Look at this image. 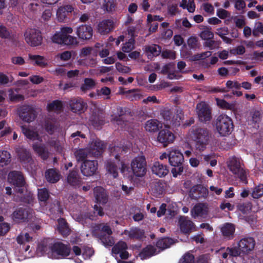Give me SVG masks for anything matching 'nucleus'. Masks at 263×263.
Segmentation results:
<instances>
[{"label":"nucleus","mask_w":263,"mask_h":263,"mask_svg":"<svg viewBox=\"0 0 263 263\" xmlns=\"http://www.w3.org/2000/svg\"><path fill=\"white\" fill-rule=\"evenodd\" d=\"M95 84V82L92 79L86 78L84 80V83L81 86V90L82 91L85 92L94 87Z\"/></svg>","instance_id":"3c124183"},{"label":"nucleus","mask_w":263,"mask_h":263,"mask_svg":"<svg viewBox=\"0 0 263 263\" xmlns=\"http://www.w3.org/2000/svg\"><path fill=\"white\" fill-rule=\"evenodd\" d=\"M74 155L78 161L84 162L86 160L85 159L88 155H91V153L90 149L81 148L77 150L74 153Z\"/></svg>","instance_id":"58836bf2"},{"label":"nucleus","mask_w":263,"mask_h":263,"mask_svg":"<svg viewBox=\"0 0 263 263\" xmlns=\"http://www.w3.org/2000/svg\"><path fill=\"white\" fill-rule=\"evenodd\" d=\"M228 167L230 171L234 175H237L240 181L248 183L247 174L243 167L240 159L235 156L229 158L228 161Z\"/></svg>","instance_id":"423d86ee"},{"label":"nucleus","mask_w":263,"mask_h":263,"mask_svg":"<svg viewBox=\"0 0 263 263\" xmlns=\"http://www.w3.org/2000/svg\"><path fill=\"white\" fill-rule=\"evenodd\" d=\"M84 218L85 219H89L91 220H96V215L93 212H86L84 215H81V217L79 216L77 218L78 221L81 222L82 223H83Z\"/></svg>","instance_id":"69168bd1"},{"label":"nucleus","mask_w":263,"mask_h":263,"mask_svg":"<svg viewBox=\"0 0 263 263\" xmlns=\"http://www.w3.org/2000/svg\"><path fill=\"white\" fill-rule=\"evenodd\" d=\"M33 149L43 160H46L49 158V152L44 145L37 144H33Z\"/></svg>","instance_id":"72a5a7b5"},{"label":"nucleus","mask_w":263,"mask_h":263,"mask_svg":"<svg viewBox=\"0 0 263 263\" xmlns=\"http://www.w3.org/2000/svg\"><path fill=\"white\" fill-rule=\"evenodd\" d=\"M238 209L242 213L246 214L249 212L252 209V203L250 202L240 203L237 205Z\"/></svg>","instance_id":"680f3d73"},{"label":"nucleus","mask_w":263,"mask_h":263,"mask_svg":"<svg viewBox=\"0 0 263 263\" xmlns=\"http://www.w3.org/2000/svg\"><path fill=\"white\" fill-rule=\"evenodd\" d=\"M209 194L208 189L201 184L194 185L190 190L189 195L192 199L197 200L200 198H206Z\"/></svg>","instance_id":"f3484780"},{"label":"nucleus","mask_w":263,"mask_h":263,"mask_svg":"<svg viewBox=\"0 0 263 263\" xmlns=\"http://www.w3.org/2000/svg\"><path fill=\"white\" fill-rule=\"evenodd\" d=\"M11 156L7 151H0V166L4 167L10 164Z\"/></svg>","instance_id":"ea45409f"},{"label":"nucleus","mask_w":263,"mask_h":263,"mask_svg":"<svg viewBox=\"0 0 263 263\" xmlns=\"http://www.w3.org/2000/svg\"><path fill=\"white\" fill-rule=\"evenodd\" d=\"M0 37L7 39H11V34L9 30L2 24H0Z\"/></svg>","instance_id":"052dcab7"},{"label":"nucleus","mask_w":263,"mask_h":263,"mask_svg":"<svg viewBox=\"0 0 263 263\" xmlns=\"http://www.w3.org/2000/svg\"><path fill=\"white\" fill-rule=\"evenodd\" d=\"M160 122L156 119L148 120L145 124V129L149 132H157L159 128Z\"/></svg>","instance_id":"79ce46f5"},{"label":"nucleus","mask_w":263,"mask_h":263,"mask_svg":"<svg viewBox=\"0 0 263 263\" xmlns=\"http://www.w3.org/2000/svg\"><path fill=\"white\" fill-rule=\"evenodd\" d=\"M21 129L23 133L27 138L32 140H34L37 139L39 135L36 132L27 128L25 126H22Z\"/></svg>","instance_id":"de8ad7c7"},{"label":"nucleus","mask_w":263,"mask_h":263,"mask_svg":"<svg viewBox=\"0 0 263 263\" xmlns=\"http://www.w3.org/2000/svg\"><path fill=\"white\" fill-rule=\"evenodd\" d=\"M52 245H48L45 242H43L40 243L38 247L39 251L41 252L43 254H47L48 257L52 256L53 249Z\"/></svg>","instance_id":"37998d69"},{"label":"nucleus","mask_w":263,"mask_h":263,"mask_svg":"<svg viewBox=\"0 0 263 263\" xmlns=\"http://www.w3.org/2000/svg\"><path fill=\"white\" fill-rule=\"evenodd\" d=\"M255 245V241L253 237H248L241 239L238 242V248L241 252L244 254L249 253L252 251Z\"/></svg>","instance_id":"6ab92c4d"},{"label":"nucleus","mask_w":263,"mask_h":263,"mask_svg":"<svg viewBox=\"0 0 263 263\" xmlns=\"http://www.w3.org/2000/svg\"><path fill=\"white\" fill-rule=\"evenodd\" d=\"M19 117L23 121L30 123L36 118V112L33 107L28 105L21 106L17 111Z\"/></svg>","instance_id":"1a4fd4ad"},{"label":"nucleus","mask_w":263,"mask_h":263,"mask_svg":"<svg viewBox=\"0 0 263 263\" xmlns=\"http://www.w3.org/2000/svg\"><path fill=\"white\" fill-rule=\"evenodd\" d=\"M178 222L180 231L183 234H189L195 229L194 222L186 217H180Z\"/></svg>","instance_id":"5701e85b"},{"label":"nucleus","mask_w":263,"mask_h":263,"mask_svg":"<svg viewBox=\"0 0 263 263\" xmlns=\"http://www.w3.org/2000/svg\"><path fill=\"white\" fill-rule=\"evenodd\" d=\"M114 28V22L110 20H104L98 25V31L102 34L109 33Z\"/></svg>","instance_id":"7c9ffc66"},{"label":"nucleus","mask_w":263,"mask_h":263,"mask_svg":"<svg viewBox=\"0 0 263 263\" xmlns=\"http://www.w3.org/2000/svg\"><path fill=\"white\" fill-rule=\"evenodd\" d=\"M67 182L71 186L77 187H79L82 183V179L80 175L79 170L73 168L70 170L67 176Z\"/></svg>","instance_id":"412c9836"},{"label":"nucleus","mask_w":263,"mask_h":263,"mask_svg":"<svg viewBox=\"0 0 263 263\" xmlns=\"http://www.w3.org/2000/svg\"><path fill=\"white\" fill-rule=\"evenodd\" d=\"M135 40L130 39L128 42L123 44L122 50L124 52H130L135 48Z\"/></svg>","instance_id":"4d7b16f0"},{"label":"nucleus","mask_w":263,"mask_h":263,"mask_svg":"<svg viewBox=\"0 0 263 263\" xmlns=\"http://www.w3.org/2000/svg\"><path fill=\"white\" fill-rule=\"evenodd\" d=\"M58 230L59 233L63 236H67L70 234V229L66 219L63 218H59L58 219Z\"/></svg>","instance_id":"f704fd0d"},{"label":"nucleus","mask_w":263,"mask_h":263,"mask_svg":"<svg viewBox=\"0 0 263 263\" xmlns=\"http://www.w3.org/2000/svg\"><path fill=\"white\" fill-rule=\"evenodd\" d=\"M157 254L156 248L149 245L143 248L139 254V256L142 260L148 259Z\"/></svg>","instance_id":"cd10ccee"},{"label":"nucleus","mask_w":263,"mask_h":263,"mask_svg":"<svg viewBox=\"0 0 263 263\" xmlns=\"http://www.w3.org/2000/svg\"><path fill=\"white\" fill-rule=\"evenodd\" d=\"M178 263H195V256L193 254L187 252L179 259Z\"/></svg>","instance_id":"5fc2aeb1"},{"label":"nucleus","mask_w":263,"mask_h":263,"mask_svg":"<svg viewBox=\"0 0 263 263\" xmlns=\"http://www.w3.org/2000/svg\"><path fill=\"white\" fill-rule=\"evenodd\" d=\"M120 172L128 177H144L147 172V163L145 157L143 156L136 157L132 160L130 167L122 162Z\"/></svg>","instance_id":"f257e3e1"},{"label":"nucleus","mask_w":263,"mask_h":263,"mask_svg":"<svg viewBox=\"0 0 263 263\" xmlns=\"http://www.w3.org/2000/svg\"><path fill=\"white\" fill-rule=\"evenodd\" d=\"M157 139V141L165 147L174 142L175 136L170 129L165 128L159 132Z\"/></svg>","instance_id":"2eb2a0df"},{"label":"nucleus","mask_w":263,"mask_h":263,"mask_svg":"<svg viewBox=\"0 0 263 263\" xmlns=\"http://www.w3.org/2000/svg\"><path fill=\"white\" fill-rule=\"evenodd\" d=\"M187 44L191 49L196 50L200 47L198 39L195 36H191L187 40Z\"/></svg>","instance_id":"8fccbe9b"},{"label":"nucleus","mask_w":263,"mask_h":263,"mask_svg":"<svg viewBox=\"0 0 263 263\" xmlns=\"http://www.w3.org/2000/svg\"><path fill=\"white\" fill-rule=\"evenodd\" d=\"M94 194L96 201L101 204H106L108 200V195L106 191L101 186H97L94 189Z\"/></svg>","instance_id":"a878e982"},{"label":"nucleus","mask_w":263,"mask_h":263,"mask_svg":"<svg viewBox=\"0 0 263 263\" xmlns=\"http://www.w3.org/2000/svg\"><path fill=\"white\" fill-rule=\"evenodd\" d=\"M127 245L126 243L123 241H120L112 248V252L115 254H119L120 252L125 250H127Z\"/></svg>","instance_id":"09e8293b"},{"label":"nucleus","mask_w":263,"mask_h":263,"mask_svg":"<svg viewBox=\"0 0 263 263\" xmlns=\"http://www.w3.org/2000/svg\"><path fill=\"white\" fill-rule=\"evenodd\" d=\"M45 176L47 181L51 183L57 182L60 178L59 172L55 168L47 170L45 172Z\"/></svg>","instance_id":"2f4dec72"},{"label":"nucleus","mask_w":263,"mask_h":263,"mask_svg":"<svg viewBox=\"0 0 263 263\" xmlns=\"http://www.w3.org/2000/svg\"><path fill=\"white\" fill-rule=\"evenodd\" d=\"M130 113L129 109L127 108L119 107L117 108V115L112 119L118 125H126V123L127 122V117L130 116Z\"/></svg>","instance_id":"a211bd4d"},{"label":"nucleus","mask_w":263,"mask_h":263,"mask_svg":"<svg viewBox=\"0 0 263 263\" xmlns=\"http://www.w3.org/2000/svg\"><path fill=\"white\" fill-rule=\"evenodd\" d=\"M98 167V163L97 160H85L81 164V171L85 176H92L96 174Z\"/></svg>","instance_id":"4468645a"},{"label":"nucleus","mask_w":263,"mask_h":263,"mask_svg":"<svg viewBox=\"0 0 263 263\" xmlns=\"http://www.w3.org/2000/svg\"><path fill=\"white\" fill-rule=\"evenodd\" d=\"M168 158L170 165L174 167L172 169L171 172L173 176L176 178L178 175H181L183 171L184 156L180 151L174 148L170 151Z\"/></svg>","instance_id":"20e7f679"},{"label":"nucleus","mask_w":263,"mask_h":263,"mask_svg":"<svg viewBox=\"0 0 263 263\" xmlns=\"http://www.w3.org/2000/svg\"><path fill=\"white\" fill-rule=\"evenodd\" d=\"M49 198V194L46 188L41 189L38 191V198L41 201H46Z\"/></svg>","instance_id":"13d9d810"},{"label":"nucleus","mask_w":263,"mask_h":263,"mask_svg":"<svg viewBox=\"0 0 263 263\" xmlns=\"http://www.w3.org/2000/svg\"><path fill=\"white\" fill-rule=\"evenodd\" d=\"M105 147L106 146L102 141L96 140L91 148L89 149L91 151V155L93 157H98L102 154Z\"/></svg>","instance_id":"c756f323"},{"label":"nucleus","mask_w":263,"mask_h":263,"mask_svg":"<svg viewBox=\"0 0 263 263\" xmlns=\"http://www.w3.org/2000/svg\"><path fill=\"white\" fill-rule=\"evenodd\" d=\"M31 210L25 207H17L11 215V218L17 223H23L28 220Z\"/></svg>","instance_id":"9d476101"},{"label":"nucleus","mask_w":263,"mask_h":263,"mask_svg":"<svg viewBox=\"0 0 263 263\" xmlns=\"http://www.w3.org/2000/svg\"><path fill=\"white\" fill-rule=\"evenodd\" d=\"M13 81V77L11 76L9 77L3 72H0V84L5 85L9 83H12Z\"/></svg>","instance_id":"338daca9"},{"label":"nucleus","mask_w":263,"mask_h":263,"mask_svg":"<svg viewBox=\"0 0 263 263\" xmlns=\"http://www.w3.org/2000/svg\"><path fill=\"white\" fill-rule=\"evenodd\" d=\"M9 98L12 102H19L24 100V96L21 94H16L12 90L9 91Z\"/></svg>","instance_id":"0e129e2a"},{"label":"nucleus","mask_w":263,"mask_h":263,"mask_svg":"<svg viewBox=\"0 0 263 263\" xmlns=\"http://www.w3.org/2000/svg\"><path fill=\"white\" fill-rule=\"evenodd\" d=\"M161 57L163 59H169L175 60L176 59V53L174 51L165 49L161 51Z\"/></svg>","instance_id":"e2e57ef3"},{"label":"nucleus","mask_w":263,"mask_h":263,"mask_svg":"<svg viewBox=\"0 0 263 263\" xmlns=\"http://www.w3.org/2000/svg\"><path fill=\"white\" fill-rule=\"evenodd\" d=\"M199 121L206 123L212 119V111L209 106L205 103H198L196 106Z\"/></svg>","instance_id":"9b49d317"},{"label":"nucleus","mask_w":263,"mask_h":263,"mask_svg":"<svg viewBox=\"0 0 263 263\" xmlns=\"http://www.w3.org/2000/svg\"><path fill=\"white\" fill-rule=\"evenodd\" d=\"M190 136L195 142L197 150L204 151L210 139V132L206 128L193 126L190 129Z\"/></svg>","instance_id":"f03ea898"},{"label":"nucleus","mask_w":263,"mask_h":263,"mask_svg":"<svg viewBox=\"0 0 263 263\" xmlns=\"http://www.w3.org/2000/svg\"><path fill=\"white\" fill-rule=\"evenodd\" d=\"M111 234H98V238L105 246H112L114 245V240Z\"/></svg>","instance_id":"c03bdc74"},{"label":"nucleus","mask_w":263,"mask_h":263,"mask_svg":"<svg viewBox=\"0 0 263 263\" xmlns=\"http://www.w3.org/2000/svg\"><path fill=\"white\" fill-rule=\"evenodd\" d=\"M96 228L100 230L99 234H112V230L107 224L100 223L96 226Z\"/></svg>","instance_id":"bf43d9fd"},{"label":"nucleus","mask_w":263,"mask_h":263,"mask_svg":"<svg viewBox=\"0 0 263 263\" xmlns=\"http://www.w3.org/2000/svg\"><path fill=\"white\" fill-rule=\"evenodd\" d=\"M199 36L202 40L206 41L213 39L214 33L211 31V27L204 26L203 30L200 33Z\"/></svg>","instance_id":"49530a36"},{"label":"nucleus","mask_w":263,"mask_h":263,"mask_svg":"<svg viewBox=\"0 0 263 263\" xmlns=\"http://www.w3.org/2000/svg\"><path fill=\"white\" fill-rule=\"evenodd\" d=\"M52 254L51 257L54 259L65 258L70 253V248L62 242H57L52 245Z\"/></svg>","instance_id":"ddd939ff"},{"label":"nucleus","mask_w":263,"mask_h":263,"mask_svg":"<svg viewBox=\"0 0 263 263\" xmlns=\"http://www.w3.org/2000/svg\"><path fill=\"white\" fill-rule=\"evenodd\" d=\"M117 5L116 0H104L103 7L107 12H111L115 10Z\"/></svg>","instance_id":"864d4df0"},{"label":"nucleus","mask_w":263,"mask_h":263,"mask_svg":"<svg viewBox=\"0 0 263 263\" xmlns=\"http://www.w3.org/2000/svg\"><path fill=\"white\" fill-rule=\"evenodd\" d=\"M162 48L160 46L156 44H153L151 46H147L145 47V52L149 56L152 54L154 57L159 55L161 52Z\"/></svg>","instance_id":"4c0bfd02"},{"label":"nucleus","mask_w":263,"mask_h":263,"mask_svg":"<svg viewBox=\"0 0 263 263\" xmlns=\"http://www.w3.org/2000/svg\"><path fill=\"white\" fill-rule=\"evenodd\" d=\"M76 34L81 40H89L92 37L93 30L90 25H82L77 27Z\"/></svg>","instance_id":"aec40b11"},{"label":"nucleus","mask_w":263,"mask_h":263,"mask_svg":"<svg viewBox=\"0 0 263 263\" xmlns=\"http://www.w3.org/2000/svg\"><path fill=\"white\" fill-rule=\"evenodd\" d=\"M151 170L153 174L160 178L164 177L169 173L168 166L159 161H155L153 163Z\"/></svg>","instance_id":"4be33fe9"},{"label":"nucleus","mask_w":263,"mask_h":263,"mask_svg":"<svg viewBox=\"0 0 263 263\" xmlns=\"http://www.w3.org/2000/svg\"><path fill=\"white\" fill-rule=\"evenodd\" d=\"M19 199L17 198L14 199L16 201H20L27 204H31L33 202V198L32 195L30 193L26 194L25 195H22L21 197H19Z\"/></svg>","instance_id":"6e6d98bb"},{"label":"nucleus","mask_w":263,"mask_h":263,"mask_svg":"<svg viewBox=\"0 0 263 263\" xmlns=\"http://www.w3.org/2000/svg\"><path fill=\"white\" fill-rule=\"evenodd\" d=\"M227 249V253L229 254L230 257H237L240 255L241 252L240 249H238L236 247L230 248L228 247Z\"/></svg>","instance_id":"774afa93"},{"label":"nucleus","mask_w":263,"mask_h":263,"mask_svg":"<svg viewBox=\"0 0 263 263\" xmlns=\"http://www.w3.org/2000/svg\"><path fill=\"white\" fill-rule=\"evenodd\" d=\"M89 121L94 127L99 128L105 123V116L99 111H93L89 117Z\"/></svg>","instance_id":"393cba45"},{"label":"nucleus","mask_w":263,"mask_h":263,"mask_svg":"<svg viewBox=\"0 0 263 263\" xmlns=\"http://www.w3.org/2000/svg\"><path fill=\"white\" fill-rule=\"evenodd\" d=\"M263 196V184H259L256 186L251 193V196L254 199H258Z\"/></svg>","instance_id":"603ef678"},{"label":"nucleus","mask_w":263,"mask_h":263,"mask_svg":"<svg viewBox=\"0 0 263 263\" xmlns=\"http://www.w3.org/2000/svg\"><path fill=\"white\" fill-rule=\"evenodd\" d=\"M73 8L71 5H67L58 8L57 12V19L59 22H62L71 14Z\"/></svg>","instance_id":"b1692460"},{"label":"nucleus","mask_w":263,"mask_h":263,"mask_svg":"<svg viewBox=\"0 0 263 263\" xmlns=\"http://www.w3.org/2000/svg\"><path fill=\"white\" fill-rule=\"evenodd\" d=\"M29 58L30 60L34 61V64L39 66L45 67L47 66V60L43 56L29 54Z\"/></svg>","instance_id":"a19ab883"},{"label":"nucleus","mask_w":263,"mask_h":263,"mask_svg":"<svg viewBox=\"0 0 263 263\" xmlns=\"http://www.w3.org/2000/svg\"><path fill=\"white\" fill-rule=\"evenodd\" d=\"M175 243L174 240L170 237H164L159 239L156 242V247L161 250L170 248Z\"/></svg>","instance_id":"c9c22d12"},{"label":"nucleus","mask_w":263,"mask_h":263,"mask_svg":"<svg viewBox=\"0 0 263 263\" xmlns=\"http://www.w3.org/2000/svg\"><path fill=\"white\" fill-rule=\"evenodd\" d=\"M49 210L51 214L55 215V218L61 217L64 213L62 205L58 200H54L50 205Z\"/></svg>","instance_id":"c85d7f7f"},{"label":"nucleus","mask_w":263,"mask_h":263,"mask_svg":"<svg viewBox=\"0 0 263 263\" xmlns=\"http://www.w3.org/2000/svg\"><path fill=\"white\" fill-rule=\"evenodd\" d=\"M124 234L128 235L130 239L138 240H141L145 237L144 231L138 228H132L129 230H126L124 231Z\"/></svg>","instance_id":"bb28decb"},{"label":"nucleus","mask_w":263,"mask_h":263,"mask_svg":"<svg viewBox=\"0 0 263 263\" xmlns=\"http://www.w3.org/2000/svg\"><path fill=\"white\" fill-rule=\"evenodd\" d=\"M8 180L11 184L14 185L16 192L24 193L26 182L23 173L20 171H12L8 174Z\"/></svg>","instance_id":"0eeeda50"},{"label":"nucleus","mask_w":263,"mask_h":263,"mask_svg":"<svg viewBox=\"0 0 263 263\" xmlns=\"http://www.w3.org/2000/svg\"><path fill=\"white\" fill-rule=\"evenodd\" d=\"M235 228L234 224L230 223H226L221 229V232L224 237L228 239H233Z\"/></svg>","instance_id":"473e14b6"},{"label":"nucleus","mask_w":263,"mask_h":263,"mask_svg":"<svg viewBox=\"0 0 263 263\" xmlns=\"http://www.w3.org/2000/svg\"><path fill=\"white\" fill-rule=\"evenodd\" d=\"M215 126L221 136H227L231 134L234 129L232 119L226 115H220L215 121Z\"/></svg>","instance_id":"39448f33"},{"label":"nucleus","mask_w":263,"mask_h":263,"mask_svg":"<svg viewBox=\"0 0 263 263\" xmlns=\"http://www.w3.org/2000/svg\"><path fill=\"white\" fill-rule=\"evenodd\" d=\"M105 167L108 173L111 175L114 178L118 176V168L115 162L108 160L105 162Z\"/></svg>","instance_id":"e433bc0d"},{"label":"nucleus","mask_w":263,"mask_h":263,"mask_svg":"<svg viewBox=\"0 0 263 263\" xmlns=\"http://www.w3.org/2000/svg\"><path fill=\"white\" fill-rule=\"evenodd\" d=\"M47 107L49 111H61L63 108V102L59 100H54L48 104Z\"/></svg>","instance_id":"a18cd8bd"},{"label":"nucleus","mask_w":263,"mask_h":263,"mask_svg":"<svg viewBox=\"0 0 263 263\" xmlns=\"http://www.w3.org/2000/svg\"><path fill=\"white\" fill-rule=\"evenodd\" d=\"M73 32V29L70 27L63 26L59 31H57L51 37L53 43L67 46H74L79 42L75 36L70 35Z\"/></svg>","instance_id":"7ed1b4c3"},{"label":"nucleus","mask_w":263,"mask_h":263,"mask_svg":"<svg viewBox=\"0 0 263 263\" xmlns=\"http://www.w3.org/2000/svg\"><path fill=\"white\" fill-rule=\"evenodd\" d=\"M24 36L26 42L31 47H36L42 43L43 37L41 32L38 29L28 28Z\"/></svg>","instance_id":"6e6552de"},{"label":"nucleus","mask_w":263,"mask_h":263,"mask_svg":"<svg viewBox=\"0 0 263 263\" xmlns=\"http://www.w3.org/2000/svg\"><path fill=\"white\" fill-rule=\"evenodd\" d=\"M68 104L71 111L74 113L81 114L85 112L87 108V104L83 99L80 97H74L70 99Z\"/></svg>","instance_id":"f8f14e48"},{"label":"nucleus","mask_w":263,"mask_h":263,"mask_svg":"<svg viewBox=\"0 0 263 263\" xmlns=\"http://www.w3.org/2000/svg\"><path fill=\"white\" fill-rule=\"evenodd\" d=\"M16 153L18 159L23 165L25 166L29 165L31 167L34 166V160L30 152L28 149L21 147L17 149Z\"/></svg>","instance_id":"dca6fc26"}]
</instances>
